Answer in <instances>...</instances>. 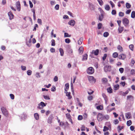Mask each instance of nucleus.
Segmentation results:
<instances>
[{
    "mask_svg": "<svg viewBox=\"0 0 135 135\" xmlns=\"http://www.w3.org/2000/svg\"><path fill=\"white\" fill-rule=\"evenodd\" d=\"M68 23L69 25L72 26H74L75 25V22L74 20H72L69 22Z\"/></svg>",
    "mask_w": 135,
    "mask_h": 135,
    "instance_id": "obj_11",
    "label": "nucleus"
},
{
    "mask_svg": "<svg viewBox=\"0 0 135 135\" xmlns=\"http://www.w3.org/2000/svg\"><path fill=\"white\" fill-rule=\"evenodd\" d=\"M99 51L98 49H97L96 50H93L91 52V54L94 55H97L99 53Z\"/></svg>",
    "mask_w": 135,
    "mask_h": 135,
    "instance_id": "obj_10",
    "label": "nucleus"
},
{
    "mask_svg": "<svg viewBox=\"0 0 135 135\" xmlns=\"http://www.w3.org/2000/svg\"><path fill=\"white\" fill-rule=\"evenodd\" d=\"M109 118V116L108 115H102V118L103 119H105L106 120H108Z\"/></svg>",
    "mask_w": 135,
    "mask_h": 135,
    "instance_id": "obj_15",
    "label": "nucleus"
},
{
    "mask_svg": "<svg viewBox=\"0 0 135 135\" xmlns=\"http://www.w3.org/2000/svg\"><path fill=\"white\" fill-rule=\"evenodd\" d=\"M105 13L104 12V11H103L102 10V19L103 18L104 16H105Z\"/></svg>",
    "mask_w": 135,
    "mask_h": 135,
    "instance_id": "obj_44",
    "label": "nucleus"
},
{
    "mask_svg": "<svg viewBox=\"0 0 135 135\" xmlns=\"http://www.w3.org/2000/svg\"><path fill=\"white\" fill-rule=\"evenodd\" d=\"M16 5L17 8V10L20 11L21 9V7L20 2L19 1L17 2L16 4Z\"/></svg>",
    "mask_w": 135,
    "mask_h": 135,
    "instance_id": "obj_7",
    "label": "nucleus"
},
{
    "mask_svg": "<svg viewBox=\"0 0 135 135\" xmlns=\"http://www.w3.org/2000/svg\"><path fill=\"white\" fill-rule=\"evenodd\" d=\"M118 56V54L117 52L114 53L113 54V56L114 58H116Z\"/></svg>",
    "mask_w": 135,
    "mask_h": 135,
    "instance_id": "obj_36",
    "label": "nucleus"
},
{
    "mask_svg": "<svg viewBox=\"0 0 135 135\" xmlns=\"http://www.w3.org/2000/svg\"><path fill=\"white\" fill-rule=\"evenodd\" d=\"M118 58L120 59L124 60L126 58V56L125 54H122L119 55Z\"/></svg>",
    "mask_w": 135,
    "mask_h": 135,
    "instance_id": "obj_8",
    "label": "nucleus"
},
{
    "mask_svg": "<svg viewBox=\"0 0 135 135\" xmlns=\"http://www.w3.org/2000/svg\"><path fill=\"white\" fill-rule=\"evenodd\" d=\"M122 22L124 26H126L129 24V21L127 18H125L123 19L122 20Z\"/></svg>",
    "mask_w": 135,
    "mask_h": 135,
    "instance_id": "obj_4",
    "label": "nucleus"
},
{
    "mask_svg": "<svg viewBox=\"0 0 135 135\" xmlns=\"http://www.w3.org/2000/svg\"><path fill=\"white\" fill-rule=\"evenodd\" d=\"M21 68L23 70H25L26 69V67L24 66H21Z\"/></svg>",
    "mask_w": 135,
    "mask_h": 135,
    "instance_id": "obj_57",
    "label": "nucleus"
},
{
    "mask_svg": "<svg viewBox=\"0 0 135 135\" xmlns=\"http://www.w3.org/2000/svg\"><path fill=\"white\" fill-rule=\"evenodd\" d=\"M132 124V122L131 120H129L127 122V124L128 126H130Z\"/></svg>",
    "mask_w": 135,
    "mask_h": 135,
    "instance_id": "obj_31",
    "label": "nucleus"
},
{
    "mask_svg": "<svg viewBox=\"0 0 135 135\" xmlns=\"http://www.w3.org/2000/svg\"><path fill=\"white\" fill-rule=\"evenodd\" d=\"M51 45L52 46H55V41L54 39H52L51 40Z\"/></svg>",
    "mask_w": 135,
    "mask_h": 135,
    "instance_id": "obj_38",
    "label": "nucleus"
},
{
    "mask_svg": "<svg viewBox=\"0 0 135 135\" xmlns=\"http://www.w3.org/2000/svg\"><path fill=\"white\" fill-rule=\"evenodd\" d=\"M134 45H129V48L130 49L133 51L134 48Z\"/></svg>",
    "mask_w": 135,
    "mask_h": 135,
    "instance_id": "obj_41",
    "label": "nucleus"
},
{
    "mask_svg": "<svg viewBox=\"0 0 135 135\" xmlns=\"http://www.w3.org/2000/svg\"><path fill=\"white\" fill-rule=\"evenodd\" d=\"M83 47H80L79 49L80 54H81L83 53Z\"/></svg>",
    "mask_w": 135,
    "mask_h": 135,
    "instance_id": "obj_20",
    "label": "nucleus"
},
{
    "mask_svg": "<svg viewBox=\"0 0 135 135\" xmlns=\"http://www.w3.org/2000/svg\"><path fill=\"white\" fill-rule=\"evenodd\" d=\"M84 118L85 119H86L87 118V115L86 113H85L83 115Z\"/></svg>",
    "mask_w": 135,
    "mask_h": 135,
    "instance_id": "obj_64",
    "label": "nucleus"
},
{
    "mask_svg": "<svg viewBox=\"0 0 135 135\" xmlns=\"http://www.w3.org/2000/svg\"><path fill=\"white\" fill-rule=\"evenodd\" d=\"M107 91L108 93H111L112 92V89L111 87H109L107 89Z\"/></svg>",
    "mask_w": 135,
    "mask_h": 135,
    "instance_id": "obj_25",
    "label": "nucleus"
},
{
    "mask_svg": "<svg viewBox=\"0 0 135 135\" xmlns=\"http://www.w3.org/2000/svg\"><path fill=\"white\" fill-rule=\"evenodd\" d=\"M8 15L9 16L10 19L11 20L13 18L14 15L12 13V12H8Z\"/></svg>",
    "mask_w": 135,
    "mask_h": 135,
    "instance_id": "obj_16",
    "label": "nucleus"
},
{
    "mask_svg": "<svg viewBox=\"0 0 135 135\" xmlns=\"http://www.w3.org/2000/svg\"><path fill=\"white\" fill-rule=\"evenodd\" d=\"M127 99L129 101H133L134 100V97L132 95H129L127 96Z\"/></svg>",
    "mask_w": 135,
    "mask_h": 135,
    "instance_id": "obj_9",
    "label": "nucleus"
},
{
    "mask_svg": "<svg viewBox=\"0 0 135 135\" xmlns=\"http://www.w3.org/2000/svg\"><path fill=\"white\" fill-rule=\"evenodd\" d=\"M116 14V11L114 9H113L112 10V15H115Z\"/></svg>",
    "mask_w": 135,
    "mask_h": 135,
    "instance_id": "obj_47",
    "label": "nucleus"
},
{
    "mask_svg": "<svg viewBox=\"0 0 135 135\" xmlns=\"http://www.w3.org/2000/svg\"><path fill=\"white\" fill-rule=\"evenodd\" d=\"M50 51L51 52H54L55 51V49L53 48H51L50 49Z\"/></svg>",
    "mask_w": 135,
    "mask_h": 135,
    "instance_id": "obj_61",
    "label": "nucleus"
},
{
    "mask_svg": "<svg viewBox=\"0 0 135 135\" xmlns=\"http://www.w3.org/2000/svg\"><path fill=\"white\" fill-rule=\"evenodd\" d=\"M109 35V33L108 32H105L103 34V36L105 37H107Z\"/></svg>",
    "mask_w": 135,
    "mask_h": 135,
    "instance_id": "obj_35",
    "label": "nucleus"
},
{
    "mask_svg": "<svg viewBox=\"0 0 135 135\" xmlns=\"http://www.w3.org/2000/svg\"><path fill=\"white\" fill-rule=\"evenodd\" d=\"M119 122L118 120V119H117L114 121V123L115 124H118V123Z\"/></svg>",
    "mask_w": 135,
    "mask_h": 135,
    "instance_id": "obj_59",
    "label": "nucleus"
},
{
    "mask_svg": "<svg viewBox=\"0 0 135 135\" xmlns=\"http://www.w3.org/2000/svg\"><path fill=\"white\" fill-rule=\"evenodd\" d=\"M131 73L132 74H135V70L134 69L131 70Z\"/></svg>",
    "mask_w": 135,
    "mask_h": 135,
    "instance_id": "obj_58",
    "label": "nucleus"
},
{
    "mask_svg": "<svg viewBox=\"0 0 135 135\" xmlns=\"http://www.w3.org/2000/svg\"><path fill=\"white\" fill-rule=\"evenodd\" d=\"M54 118L53 115H51L47 119V122L49 124H51L52 123V120Z\"/></svg>",
    "mask_w": 135,
    "mask_h": 135,
    "instance_id": "obj_5",
    "label": "nucleus"
},
{
    "mask_svg": "<svg viewBox=\"0 0 135 135\" xmlns=\"http://www.w3.org/2000/svg\"><path fill=\"white\" fill-rule=\"evenodd\" d=\"M59 50L60 52V53L61 55V56H63L64 54V52L63 50L61 48H60Z\"/></svg>",
    "mask_w": 135,
    "mask_h": 135,
    "instance_id": "obj_27",
    "label": "nucleus"
},
{
    "mask_svg": "<svg viewBox=\"0 0 135 135\" xmlns=\"http://www.w3.org/2000/svg\"><path fill=\"white\" fill-rule=\"evenodd\" d=\"M97 119L99 121H101V113H99L97 117Z\"/></svg>",
    "mask_w": 135,
    "mask_h": 135,
    "instance_id": "obj_21",
    "label": "nucleus"
},
{
    "mask_svg": "<svg viewBox=\"0 0 135 135\" xmlns=\"http://www.w3.org/2000/svg\"><path fill=\"white\" fill-rule=\"evenodd\" d=\"M118 129H119V131H120L122 129H123V127L122 126L121 127L120 126H119L118 127Z\"/></svg>",
    "mask_w": 135,
    "mask_h": 135,
    "instance_id": "obj_60",
    "label": "nucleus"
},
{
    "mask_svg": "<svg viewBox=\"0 0 135 135\" xmlns=\"http://www.w3.org/2000/svg\"><path fill=\"white\" fill-rule=\"evenodd\" d=\"M131 6V5L128 3H126V7L127 8H130Z\"/></svg>",
    "mask_w": 135,
    "mask_h": 135,
    "instance_id": "obj_34",
    "label": "nucleus"
},
{
    "mask_svg": "<svg viewBox=\"0 0 135 135\" xmlns=\"http://www.w3.org/2000/svg\"><path fill=\"white\" fill-rule=\"evenodd\" d=\"M83 119V116L81 115H79L78 117V119L79 120H81Z\"/></svg>",
    "mask_w": 135,
    "mask_h": 135,
    "instance_id": "obj_51",
    "label": "nucleus"
},
{
    "mask_svg": "<svg viewBox=\"0 0 135 135\" xmlns=\"http://www.w3.org/2000/svg\"><path fill=\"white\" fill-rule=\"evenodd\" d=\"M37 22L40 25H41L42 23V20L41 19L38 18L37 20Z\"/></svg>",
    "mask_w": 135,
    "mask_h": 135,
    "instance_id": "obj_49",
    "label": "nucleus"
},
{
    "mask_svg": "<svg viewBox=\"0 0 135 135\" xmlns=\"http://www.w3.org/2000/svg\"><path fill=\"white\" fill-rule=\"evenodd\" d=\"M107 56V54H105L104 55L102 58V59L103 60H105V59L106 58Z\"/></svg>",
    "mask_w": 135,
    "mask_h": 135,
    "instance_id": "obj_52",
    "label": "nucleus"
},
{
    "mask_svg": "<svg viewBox=\"0 0 135 135\" xmlns=\"http://www.w3.org/2000/svg\"><path fill=\"white\" fill-rule=\"evenodd\" d=\"M88 98L89 100H91L93 99V97L91 95H89L88 97Z\"/></svg>",
    "mask_w": 135,
    "mask_h": 135,
    "instance_id": "obj_53",
    "label": "nucleus"
},
{
    "mask_svg": "<svg viewBox=\"0 0 135 135\" xmlns=\"http://www.w3.org/2000/svg\"><path fill=\"white\" fill-rule=\"evenodd\" d=\"M32 71L30 70H28L27 71V74L28 75H30L31 74Z\"/></svg>",
    "mask_w": 135,
    "mask_h": 135,
    "instance_id": "obj_42",
    "label": "nucleus"
},
{
    "mask_svg": "<svg viewBox=\"0 0 135 135\" xmlns=\"http://www.w3.org/2000/svg\"><path fill=\"white\" fill-rule=\"evenodd\" d=\"M93 91L90 90L89 91H88V92L89 94L91 95L93 93Z\"/></svg>",
    "mask_w": 135,
    "mask_h": 135,
    "instance_id": "obj_50",
    "label": "nucleus"
},
{
    "mask_svg": "<svg viewBox=\"0 0 135 135\" xmlns=\"http://www.w3.org/2000/svg\"><path fill=\"white\" fill-rule=\"evenodd\" d=\"M102 95L105 100V104H107L108 99L107 97L104 94H103Z\"/></svg>",
    "mask_w": 135,
    "mask_h": 135,
    "instance_id": "obj_12",
    "label": "nucleus"
},
{
    "mask_svg": "<svg viewBox=\"0 0 135 135\" xmlns=\"http://www.w3.org/2000/svg\"><path fill=\"white\" fill-rule=\"evenodd\" d=\"M66 117L68 119H69L70 121L72 123V119L70 118V115L69 113H67L66 114Z\"/></svg>",
    "mask_w": 135,
    "mask_h": 135,
    "instance_id": "obj_18",
    "label": "nucleus"
},
{
    "mask_svg": "<svg viewBox=\"0 0 135 135\" xmlns=\"http://www.w3.org/2000/svg\"><path fill=\"white\" fill-rule=\"evenodd\" d=\"M105 9L107 11H109L110 10V7L108 5H106L105 6Z\"/></svg>",
    "mask_w": 135,
    "mask_h": 135,
    "instance_id": "obj_30",
    "label": "nucleus"
},
{
    "mask_svg": "<svg viewBox=\"0 0 135 135\" xmlns=\"http://www.w3.org/2000/svg\"><path fill=\"white\" fill-rule=\"evenodd\" d=\"M65 91H67L69 89V84L68 83H66L65 85Z\"/></svg>",
    "mask_w": 135,
    "mask_h": 135,
    "instance_id": "obj_17",
    "label": "nucleus"
},
{
    "mask_svg": "<svg viewBox=\"0 0 135 135\" xmlns=\"http://www.w3.org/2000/svg\"><path fill=\"white\" fill-rule=\"evenodd\" d=\"M71 36V35H69L67 33H64V37H70Z\"/></svg>",
    "mask_w": 135,
    "mask_h": 135,
    "instance_id": "obj_33",
    "label": "nucleus"
},
{
    "mask_svg": "<svg viewBox=\"0 0 135 135\" xmlns=\"http://www.w3.org/2000/svg\"><path fill=\"white\" fill-rule=\"evenodd\" d=\"M88 55L87 54H85L83 56V58L82 59V61L86 60L87 59Z\"/></svg>",
    "mask_w": 135,
    "mask_h": 135,
    "instance_id": "obj_14",
    "label": "nucleus"
},
{
    "mask_svg": "<svg viewBox=\"0 0 135 135\" xmlns=\"http://www.w3.org/2000/svg\"><path fill=\"white\" fill-rule=\"evenodd\" d=\"M1 109L3 114L6 116L7 115L8 112L6 108L3 107L1 108Z\"/></svg>",
    "mask_w": 135,
    "mask_h": 135,
    "instance_id": "obj_2",
    "label": "nucleus"
},
{
    "mask_svg": "<svg viewBox=\"0 0 135 135\" xmlns=\"http://www.w3.org/2000/svg\"><path fill=\"white\" fill-rule=\"evenodd\" d=\"M70 94L71 93L70 92H66V95L68 97V99H71L72 97V96L70 95Z\"/></svg>",
    "mask_w": 135,
    "mask_h": 135,
    "instance_id": "obj_19",
    "label": "nucleus"
},
{
    "mask_svg": "<svg viewBox=\"0 0 135 135\" xmlns=\"http://www.w3.org/2000/svg\"><path fill=\"white\" fill-rule=\"evenodd\" d=\"M34 115L35 119L37 120H38L39 119V115L38 114L35 113Z\"/></svg>",
    "mask_w": 135,
    "mask_h": 135,
    "instance_id": "obj_28",
    "label": "nucleus"
},
{
    "mask_svg": "<svg viewBox=\"0 0 135 135\" xmlns=\"http://www.w3.org/2000/svg\"><path fill=\"white\" fill-rule=\"evenodd\" d=\"M117 49L120 51H122L123 50L122 47L120 45L118 46Z\"/></svg>",
    "mask_w": 135,
    "mask_h": 135,
    "instance_id": "obj_32",
    "label": "nucleus"
},
{
    "mask_svg": "<svg viewBox=\"0 0 135 135\" xmlns=\"http://www.w3.org/2000/svg\"><path fill=\"white\" fill-rule=\"evenodd\" d=\"M10 96L11 97V98L12 99H13L14 98V96L12 94H10Z\"/></svg>",
    "mask_w": 135,
    "mask_h": 135,
    "instance_id": "obj_62",
    "label": "nucleus"
},
{
    "mask_svg": "<svg viewBox=\"0 0 135 135\" xmlns=\"http://www.w3.org/2000/svg\"><path fill=\"white\" fill-rule=\"evenodd\" d=\"M126 117L127 119H129L131 118V113L130 112H128L126 113Z\"/></svg>",
    "mask_w": 135,
    "mask_h": 135,
    "instance_id": "obj_13",
    "label": "nucleus"
},
{
    "mask_svg": "<svg viewBox=\"0 0 135 135\" xmlns=\"http://www.w3.org/2000/svg\"><path fill=\"white\" fill-rule=\"evenodd\" d=\"M46 103L45 104L44 102H42L38 104V105L41 106V107L43 108V107L46 106Z\"/></svg>",
    "mask_w": 135,
    "mask_h": 135,
    "instance_id": "obj_23",
    "label": "nucleus"
},
{
    "mask_svg": "<svg viewBox=\"0 0 135 135\" xmlns=\"http://www.w3.org/2000/svg\"><path fill=\"white\" fill-rule=\"evenodd\" d=\"M83 40V38L82 37H81L79 39L78 41L79 45H81L82 44Z\"/></svg>",
    "mask_w": 135,
    "mask_h": 135,
    "instance_id": "obj_24",
    "label": "nucleus"
},
{
    "mask_svg": "<svg viewBox=\"0 0 135 135\" xmlns=\"http://www.w3.org/2000/svg\"><path fill=\"white\" fill-rule=\"evenodd\" d=\"M118 30L119 32L120 33H121L123 30V27L119 26V27Z\"/></svg>",
    "mask_w": 135,
    "mask_h": 135,
    "instance_id": "obj_26",
    "label": "nucleus"
},
{
    "mask_svg": "<svg viewBox=\"0 0 135 135\" xmlns=\"http://www.w3.org/2000/svg\"><path fill=\"white\" fill-rule=\"evenodd\" d=\"M21 118L22 119H25L26 117V115L25 114H23L21 115Z\"/></svg>",
    "mask_w": 135,
    "mask_h": 135,
    "instance_id": "obj_22",
    "label": "nucleus"
},
{
    "mask_svg": "<svg viewBox=\"0 0 135 135\" xmlns=\"http://www.w3.org/2000/svg\"><path fill=\"white\" fill-rule=\"evenodd\" d=\"M29 3L30 7L31 8H32L33 7V4H32L31 2V1H29Z\"/></svg>",
    "mask_w": 135,
    "mask_h": 135,
    "instance_id": "obj_56",
    "label": "nucleus"
},
{
    "mask_svg": "<svg viewBox=\"0 0 135 135\" xmlns=\"http://www.w3.org/2000/svg\"><path fill=\"white\" fill-rule=\"evenodd\" d=\"M124 14L123 12H119V15L120 17H123L124 16Z\"/></svg>",
    "mask_w": 135,
    "mask_h": 135,
    "instance_id": "obj_39",
    "label": "nucleus"
},
{
    "mask_svg": "<svg viewBox=\"0 0 135 135\" xmlns=\"http://www.w3.org/2000/svg\"><path fill=\"white\" fill-rule=\"evenodd\" d=\"M55 9L56 10H58L59 8V5L58 4H56L55 7Z\"/></svg>",
    "mask_w": 135,
    "mask_h": 135,
    "instance_id": "obj_63",
    "label": "nucleus"
},
{
    "mask_svg": "<svg viewBox=\"0 0 135 135\" xmlns=\"http://www.w3.org/2000/svg\"><path fill=\"white\" fill-rule=\"evenodd\" d=\"M88 78L89 81L90 83H94L96 81V80L93 76H88Z\"/></svg>",
    "mask_w": 135,
    "mask_h": 135,
    "instance_id": "obj_1",
    "label": "nucleus"
},
{
    "mask_svg": "<svg viewBox=\"0 0 135 135\" xmlns=\"http://www.w3.org/2000/svg\"><path fill=\"white\" fill-rule=\"evenodd\" d=\"M98 29H100L101 28V24L100 23H99L98 25Z\"/></svg>",
    "mask_w": 135,
    "mask_h": 135,
    "instance_id": "obj_54",
    "label": "nucleus"
},
{
    "mask_svg": "<svg viewBox=\"0 0 135 135\" xmlns=\"http://www.w3.org/2000/svg\"><path fill=\"white\" fill-rule=\"evenodd\" d=\"M109 3L111 5L112 7V8H113L115 6L114 4L113 3V2L111 1H110L109 2Z\"/></svg>",
    "mask_w": 135,
    "mask_h": 135,
    "instance_id": "obj_45",
    "label": "nucleus"
},
{
    "mask_svg": "<svg viewBox=\"0 0 135 135\" xmlns=\"http://www.w3.org/2000/svg\"><path fill=\"white\" fill-rule=\"evenodd\" d=\"M131 17L132 18H134L135 17V12L133 11L131 14Z\"/></svg>",
    "mask_w": 135,
    "mask_h": 135,
    "instance_id": "obj_29",
    "label": "nucleus"
},
{
    "mask_svg": "<svg viewBox=\"0 0 135 135\" xmlns=\"http://www.w3.org/2000/svg\"><path fill=\"white\" fill-rule=\"evenodd\" d=\"M87 72L88 74H91L94 73V69L92 67H90L88 69Z\"/></svg>",
    "mask_w": 135,
    "mask_h": 135,
    "instance_id": "obj_3",
    "label": "nucleus"
},
{
    "mask_svg": "<svg viewBox=\"0 0 135 135\" xmlns=\"http://www.w3.org/2000/svg\"><path fill=\"white\" fill-rule=\"evenodd\" d=\"M119 70L121 73H123L124 71V69L123 68H120L119 69Z\"/></svg>",
    "mask_w": 135,
    "mask_h": 135,
    "instance_id": "obj_48",
    "label": "nucleus"
},
{
    "mask_svg": "<svg viewBox=\"0 0 135 135\" xmlns=\"http://www.w3.org/2000/svg\"><path fill=\"white\" fill-rule=\"evenodd\" d=\"M58 78L57 76H55L54 78V81L56 82L58 81Z\"/></svg>",
    "mask_w": 135,
    "mask_h": 135,
    "instance_id": "obj_55",
    "label": "nucleus"
},
{
    "mask_svg": "<svg viewBox=\"0 0 135 135\" xmlns=\"http://www.w3.org/2000/svg\"><path fill=\"white\" fill-rule=\"evenodd\" d=\"M109 128L108 127H107L106 126H105L104 127V129H103V131L104 132L105 131H107L108 130Z\"/></svg>",
    "mask_w": 135,
    "mask_h": 135,
    "instance_id": "obj_40",
    "label": "nucleus"
},
{
    "mask_svg": "<svg viewBox=\"0 0 135 135\" xmlns=\"http://www.w3.org/2000/svg\"><path fill=\"white\" fill-rule=\"evenodd\" d=\"M104 70L106 72H108V71H110L111 70V67L110 66H106L104 68Z\"/></svg>",
    "mask_w": 135,
    "mask_h": 135,
    "instance_id": "obj_6",
    "label": "nucleus"
},
{
    "mask_svg": "<svg viewBox=\"0 0 135 135\" xmlns=\"http://www.w3.org/2000/svg\"><path fill=\"white\" fill-rule=\"evenodd\" d=\"M56 90V87L54 86L51 88V91H55Z\"/></svg>",
    "mask_w": 135,
    "mask_h": 135,
    "instance_id": "obj_43",
    "label": "nucleus"
},
{
    "mask_svg": "<svg viewBox=\"0 0 135 135\" xmlns=\"http://www.w3.org/2000/svg\"><path fill=\"white\" fill-rule=\"evenodd\" d=\"M43 97H44V98L45 99L49 100L50 99V98L48 96L44 95Z\"/></svg>",
    "mask_w": 135,
    "mask_h": 135,
    "instance_id": "obj_46",
    "label": "nucleus"
},
{
    "mask_svg": "<svg viewBox=\"0 0 135 135\" xmlns=\"http://www.w3.org/2000/svg\"><path fill=\"white\" fill-rule=\"evenodd\" d=\"M65 42L66 43L68 44L71 41L69 38H67L65 39Z\"/></svg>",
    "mask_w": 135,
    "mask_h": 135,
    "instance_id": "obj_37",
    "label": "nucleus"
}]
</instances>
